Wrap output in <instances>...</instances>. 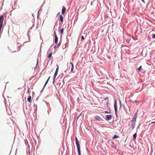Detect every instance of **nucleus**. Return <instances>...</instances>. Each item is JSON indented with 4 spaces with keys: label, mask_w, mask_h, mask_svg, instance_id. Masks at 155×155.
Here are the masks:
<instances>
[{
    "label": "nucleus",
    "mask_w": 155,
    "mask_h": 155,
    "mask_svg": "<svg viewBox=\"0 0 155 155\" xmlns=\"http://www.w3.org/2000/svg\"><path fill=\"white\" fill-rule=\"evenodd\" d=\"M114 110L115 111V114L116 116L117 115V103L116 101L114 103Z\"/></svg>",
    "instance_id": "nucleus-3"
},
{
    "label": "nucleus",
    "mask_w": 155,
    "mask_h": 155,
    "mask_svg": "<svg viewBox=\"0 0 155 155\" xmlns=\"http://www.w3.org/2000/svg\"><path fill=\"white\" fill-rule=\"evenodd\" d=\"M50 78V77H49L48 78L47 80V81H46V82H45V85H44V87L45 86V85H46V84L48 83V81H49V79Z\"/></svg>",
    "instance_id": "nucleus-15"
},
{
    "label": "nucleus",
    "mask_w": 155,
    "mask_h": 155,
    "mask_svg": "<svg viewBox=\"0 0 155 155\" xmlns=\"http://www.w3.org/2000/svg\"><path fill=\"white\" fill-rule=\"evenodd\" d=\"M59 17L61 22H62L63 21V17L62 15H59Z\"/></svg>",
    "instance_id": "nucleus-11"
},
{
    "label": "nucleus",
    "mask_w": 155,
    "mask_h": 155,
    "mask_svg": "<svg viewBox=\"0 0 155 155\" xmlns=\"http://www.w3.org/2000/svg\"><path fill=\"white\" fill-rule=\"evenodd\" d=\"M137 118V115L135 114L134 116V117L132 118L131 120V127H132V129H133L135 125V123L136 122V119Z\"/></svg>",
    "instance_id": "nucleus-1"
},
{
    "label": "nucleus",
    "mask_w": 155,
    "mask_h": 155,
    "mask_svg": "<svg viewBox=\"0 0 155 155\" xmlns=\"http://www.w3.org/2000/svg\"><path fill=\"white\" fill-rule=\"evenodd\" d=\"M81 38L82 39H83V40H84V37L83 36H82L81 37Z\"/></svg>",
    "instance_id": "nucleus-22"
},
{
    "label": "nucleus",
    "mask_w": 155,
    "mask_h": 155,
    "mask_svg": "<svg viewBox=\"0 0 155 155\" xmlns=\"http://www.w3.org/2000/svg\"><path fill=\"white\" fill-rule=\"evenodd\" d=\"M142 69V66H140L138 69V71H141V70Z\"/></svg>",
    "instance_id": "nucleus-19"
},
{
    "label": "nucleus",
    "mask_w": 155,
    "mask_h": 155,
    "mask_svg": "<svg viewBox=\"0 0 155 155\" xmlns=\"http://www.w3.org/2000/svg\"><path fill=\"white\" fill-rule=\"evenodd\" d=\"M108 97H106L104 99V101H106V106L107 107L108 106V103H109V100H108Z\"/></svg>",
    "instance_id": "nucleus-7"
},
{
    "label": "nucleus",
    "mask_w": 155,
    "mask_h": 155,
    "mask_svg": "<svg viewBox=\"0 0 155 155\" xmlns=\"http://www.w3.org/2000/svg\"><path fill=\"white\" fill-rule=\"evenodd\" d=\"M58 41V38L56 35H55V43H57Z\"/></svg>",
    "instance_id": "nucleus-13"
},
{
    "label": "nucleus",
    "mask_w": 155,
    "mask_h": 155,
    "mask_svg": "<svg viewBox=\"0 0 155 155\" xmlns=\"http://www.w3.org/2000/svg\"><path fill=\"white\" fill-rule=\"evenodd\" d=\"M54 35L55 36V35H56V33L55 32H54Z\"/></svg>",
    "instance_id": "nucleus-28"
},
{
    "label": "nucleus",
    "mask_w": 155,
    "mask_h": 155,
    "mask_svg": "<svg viewBox=\"0 0 155 155\" xmlns=\"http://www.w3.org/2000/svg\"><path fill=\"white\" fill-rule=\"evenodd\" d=\"M75 141L77 147L78 155H81L80 149V145L79 143V141H78L77 137H75Z\"/></svg>",
    "instance_id": "nucleus-2"
},
{
    "label": "nucleus",
    "mask_w": 155,
    "mask_h": 155,
    "mask_svg": "<svg viewBox=\"0 0 155 155\" xmlns=\"http://www.w3.org/2000/svg\"><path fill=\"white\" fill-rule=\"evenodd\" d=\"M155 121H154V122H151V123H152V124H153V123H155Z\"/></svg>",
    "instance_id": "nucleus-27"
},
{
    "label": "nucleus",
    "mask_w": 155,
    "mask_h": 155,
    "mask_svg": "<svg viewBox=\"0 0 155 155\" xmlns=\"http://www.w3.org/2000/svg\"><path fill=\"white\" fill-rule=\"evenodd\" d=\"M29 89L28 90V93H29Z\"/></svg>",
    "instance_id": "nucleus-29"
},
{
    "label": "nucleus",
    "mask_w": 155,
    "mask_h": 155,
    "mask_svg": "<svg viewBox=\"0 0 155 155\" xmlns=\"http://www.w3.org/2000/svg\"><path fill=\"white\" fill-rule=\"evenodd\" d=\"M58 72L55 71L54 75V77H53V83H54V81L55 80L56 77L58 74Z\"/></svg>",
    "instance_id": "nucleus-9"
},
{
    "label": "nucleus",
    "mask_w": 155,
    "mask_h": 155,
    "mask_svg": "<svg viewBox=\"0 0 155 155\" xmlns=\"http://www.w3.org/2000/svg\"><path fill=\"white\" fill-rule=\"evenodd\" d=\"M50 78V77H49L48 78L47 80V81H46V82H45V85H44V87L45 86V85H46V84L48 83V81H49V79Z\"/></svg>",
    "instance_id": "nucleus-14"
},
{
    "label": "nucleus",
    "mask_w": 155,
    "mask_h": 155,
    "mask_svg": "<svg viewBox=\"0 0 155 155\" xmlns=\"http://www.w3.org/2000/svg\"><path fill=\"white\" fill-rule=\"evenodd\" d=\"M112 117L111 115H109L106 116V120H109L111 119Z\"/></svg>",
    "instance_id": "nucleus-4"
},
{
    "label": "nucleus",
    "mask_w": 155,
    "mask_h": 155,
    "mask_svg": "<svg viewBox=\"0 0 155 155\" xmlns=\"http://www.w3.org/2000/svg\"><path fill=\"white\" fill-rule=\"evenodd\" d=\"M95 118L97 120H102V118H101V117H99V116L97 115H96L95 117Z\"/></svg>",
    "instance_id": "nucleus-8"
},
{
    "label": "nucleus",
    "mask_w": 155,
    "mask_h": 155,
    "mask_svg": "<svg viewBox=\"0 0 155 155\" xmlns=\"http://www.w3.org/2000/svg\"><path fill=\"white\" fill-rule=\"evenodd\" d=\"M52 53L51 52L49 55L48 56V58H50L52 56Z\"/></svg>",
    "instance_id": "nucleus-17"
},
{
    "label": "nucleus",
    "mask_w": 155,
    "mask_h": 155,
    "mask_svg": "<svg viewBox=\"0 0 155 155\" xmlns=\"http://www.w3.org/2000/svg\"><path fill=\"white\" fill-rule=\"evenodd\" d=\"M31 96H30L28 97V98H27V101L28 102H29V103H31Z\"/></svg>",
    "instance_id": "nucleus-10"
},
{
    "label": "nucleus",
    "mask_w": 155,
    "mask_h": 155,
    "mask_svg": "<svg viewBox=\"0 0 155 155\" xmlns=\"http://www.w3.org/2000/svg\"><path fill=\"white\" fill-rule=\"evenodd\" d=\"M3 15H2L0 17V23L2 21L3 22Z\"/></svg>",
    "instance_id": "nucleus-12"
},
{
    "label": "nucleus",
    "mask_w": 155,
    "mask_h": 155,
    "mask_svg": "<svg viewBox=\"0 0 155 155\" xmlns=\"http://www.w3.org/2000/svg\"><path fill=\"white\" fill-rule=\"evenodd\" d=\"M69 64H71V72H72L74 70V65L73 64V63L71 62H70Z\"/></svg>",
    "instance_id": "nucleus-6"
},
{
    "label": "nucleus",
    "mask_w": 155,
    "mask_h": 155,
    "mask_svg": "<svg viewBox=\"0 0 155 155\" xmlns=\"http://www.w3.org/2000/svg\"><path fill=\"white\" fill-rule=\"evenodd\" d=\"M60 44H61L60 43H59L58 44V47H59L60 46Z\"/></svg>",
    "instance_id": "nucleus-24"
},
{
    "label": "nucleus",
    "mask_w": 155,
    "mask_h": 155,
    "mask_svg": "<svg viewBox=\"0 0 155 155\" xmlns=\"http://www.w3.org/2000/svg\"><path fill=\"white\" fill-rule=\"evenodd\" d=\"M133 137L134 139H136V136H137V134L136 133L134 134V135H133Z\"/></svg>",
    "instance_id": "nucleus-18"
},
{
    "label": "nucleus",
    "mask_w": 155,
    "mask_h": 155,
    "mask_svg": "<svg viewBox=\"0 0 155 155\" xmlns=\"http://www.w3.org/2000/svg\"><path fill=\"white\" fill-rule=\"evenodd\" d=\"M64 31L63 28H62L61 29V30L60 31L61 34H62L63 32Z\"/></svg>",
    "instance_id": "nucleus-20"
},
{
    "label": "nucleus",
    "mask_w": 155,
    "mask_h": 155,
    "mask_svg": "<svg viewBox=\"0 0 155 155\" xmlns=\"http://www.w3.org/2000/svg\"><path fill=\"white\" fill-rule=\"evenodd\" d=\"M105 113H110V112H107V111H105Z\"/></svg>",
    "instance_id": "nucleus-23"
},
{
    "label": "nucleus",
    "mask_w": 155,
    "mask_h": 155,
    "mask_svg": "<svg viewBox=\"0 0 155 155\" xmlns=\"http://www.w3.org/2000/svg\"><path fill=\"white\" fill-rule=\"evenodd\" d=\"M141 0L142 1V2H143V3H145V1H144V0Z\"/></svg>",
    "instance_id": "nucleus-26"
},
{
    "label": "nucleus",
    "mask_w": 155,
    "mask_h": 155,
    "mask_svg": "<svg viewBox=\"0 0 155 155\" xmlns=\"http://www.w3.org/2000/svg\"><path fill=\"white\" fill-rule=\"evenodd\" d=\"M58 66L57 68L56 69V70L55 71L58 72Z\"/></svg>",
    "instance_id": "nucleus-21"
},
{
    "label": "nucleus",
    "mask_w": 155,
    "mask_h": 155,
    "mask_svg": "<svg viewBox=\"0 0 155 155\" xmlns=\"http://www.w3.org/2000/svg\"><path fill=\"white\" fill-rule=\"evenodd\" d=\"M83 7H84V10L86 9V7L84 5L83 6Z\"/></svg>",
    "instance_id": "nucleus-25"
},
{
    "label": "nucleus",
    "mask_w": 155,
    "mask_h": 155,
    "mask_svg": "<svg viewBox=\"0 0 155 155\" xmlns=\"http://www.w3.org/2000/svg\"><path fill=\"white\" fill-rule=\"evenodd\" d=\"M66 10V9L65 7L64 6H63L62 10V14H64L65 13Z\"/></svg>",
    "instance_id": "nucleus-5"
},
{
    "label": "nucleus",
    "mask_w": 155,
    "mask_h": 155,
    "mask_svg": "<svg viewBox=\"0 0 155 155\" xmlns=\"http://www.w3.org/2000/svg\"><path fill=\"white\" fill-rule=\"evenodd\" d=\"M118 137V136L117 135H115L114 136V137H113V138L114 139H116V138H117Z\"/></svg>",
    "instance_id": "nucleus-16"
}]
</instances>
